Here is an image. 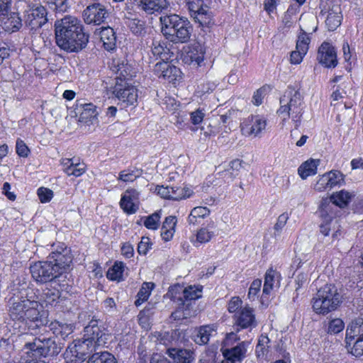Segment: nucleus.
<instances>
[{"mask_svg": "<svg viewBox=\"0 0 363 363\" xmlns=\"http://www.w3.org/2000/svg\"><path fill=\"white\" fill-rule=\"evenodd\" d=\"M352 196V194L350 193L349 191L342 190L333 194L330 196V201H328L330 202V204L332 205L333 206V205H335L340 208H345L350 202Z\"/></svg>", "mask_w": 363, "mask_h": 363, "instance_id": "cd10ccee", "label": "nucleus"}, {"mask_svg": "<svg viewBox=\"0 0 363 363\" xmlns=\"http://www.w3.org/2000/svg\"><path fill=\"white\" fill-rule=\"evenodd\" d=\"M50 329L53 330V333L57 336L60 335L63 340H65L71 335L74 327L72 324L64 323L60 322H54L50 324Z\"/></svg>", "mask_w": 363, "mask_h": 363, "instance_id": "c85d7f7f", "label": "nucleus"}, {"mask_svg": "<svg viewBox=\"0 0 363 363\" xmlns=\"http://www.w3.org/2000/svg\"><path fill=\"white\" fill-rule=\"evenodd\" d=\"M57 45L67 52H79L84 49L89 40L82 21L72 16H65L55 23Z\"/></svg>", "mask_w": 363, "mask_h": 363, "instance_id": "f257e3e1", "label": "nucleus"}, {"mask_svg": "<svg viewBox=\"0 0 363 363\" xmlns=\"http://www.w3.org/2000/svg\"><path fill=\"white\" fill-rule=\"evenodd\" d=\"M61 250L62 251H52L49 256V259L53 262L55 267H57L56 269L60 272V276L69 269L72 262L70 250L63 246Z\"/></svg>", "mask_w": 363, "mask_h": 363, "instance_id": "ddd939ff", "label": "nucleus"}, {"mask_svg": "<svg viewBox=\"0 0 363 363\" xmlns=\"http://www.w3.org/2000/svg\"><path fill=\"white\" fill-rule=\"evenodd\" d=\"M65 172L67 175L79 177L85 172V164L81 163H74L72 167H66Z\"/></svg>", "mask_w": 363, "mask_h": 363, "instance_id": "6e6d98bb", "label": "nucleus"}, {"mask_svg": "<svg viewBox=\"0 0 363 363\" xmlns=\"http://www.w3.org/2000/svg\"><path fill=\"white\" fill-rule=\"evenodd\" d=\"M60 296V293L57 289L46 287L43 290L40 295V300L44 302L46 306H52L54 303H57Z\"/></svg>", "mask_w": 363, "mask_h": 363, "instance_id": "7c9ffc66", "label": "nucleus"}, {"mask_svg": "<svg viewBox=\"0 0 363 363\" xmlns=\"http://www.w3.org/2000/svg\"><path fill=\"white\" fill-rule=\"evenodd\" d=\"M216 87V84L213 82L208 81L198 86V92L201 94L213 91Z\"/></svg>", "mask_w": 363, "mask_h": 363, "instance_id": "338daca9", "label": "nucleus"}, {"mask_svg": "<svg viewBox=\"0 0 363 363\" xmlns=\"http://www.w3.org/2000/svg\"><path fill=\"white\" fill-rule=\"evenodd\" d=\"M128 27L135 35H142L145 33V23L139 19H132L129 21Z\"/></svg>", "mask_w": 363, "mask_h": 363, "instance_id": "864d4df0", "label": "nucleus"}, {"mask_svg": "<svg viewBox=\"0 0 363 363\" xmlns=\"http://www.w3.org/2000/svg\"><path fill=\"white\" fill-rule=\"evenodd\" d=\"M152 243L150 241V238L147 237H143L138 246V253L140 255H146Z\"/></svg>", "mask_w": 363, "mask_h": 363, "instance_id": "69168bd1", "label": "nucleus"}, {"mask_svg": "<svg viewBox=\"0 0 363 363\" xmlns=\"http://www.w3.org/2000/svg\"><path fill=\"white\" fill-rule=\"evenodd\" d=\"M330 189L333 187L334 186L338 184L341 181L343 180L342 174L337 171L335 172H330L328 173Z\"/></svg>", "mask_w": 363, "mask_h": 363, "instance_id": "e2e57ef3", "label": "nucleus"}, {"mask_svg": "<svg viewBox=\"0 0 363 363\" xmlns=\"http://www.w3.org/2000/svg\"><path fill=\"white\" fill-rule=\"evenodd\" d=\"M333 206L330 204L328 199H324L320 206V214L323 218V223L320 225V231L324 235L327 236L333 227L335 229V225L337 221L333 219Z\"/></svg>", "mask_w": 363, "mask_h": 363, "instance_id": "f8f14e48", "label": "nucleus"}, {"mask_svg": "<svg viewBox=\"0 0 363 363\" xmlns=\"http://www.w3.org/2000/svg\"><path fill=\"white\" fill-rule=\"evenodd\" d=\"M38 196L40 202H49L53 197V191L45 187H40L38 189Z\"/></svg>", "mask_w": 363, "mask_h": 363, "instance_id": "bf43d9fd", "label": "nucleus"}, {"mask_svg": "<svg viewBox=\"0 0 363 363\" xmlns=\"http://www.w3.org/2000/svg\"><path fill=\"white\" fill-rule=\"evenodd\" d=\"M108 13L105 6L99 3L89 5L82 12V18L86 24L100 25L105 22Z\"/></svg>", "mask_w": 363, "mask_h": 363, "instance_id": "9d476101", "label": "nucleus"}, {"mask_svg": "<svg viewBox=\"0 0 363 363\" xmlns=\"http://www.w3.org/2000/svg\"><path fill=\"white\" fill-rule=\"evenodd\" d=\"M196 332L194 342L199 345H203L208 344L211 337L216 334V327L213 324L201 325L196 328Z\"/></svg>", "mask_w": 363, "mask_h": 363, "instance_id": "5701e85b", "label": "nucleus"}, {"mask_svg": "<svg viewBox=\"0 0 363 363\" xmlns=\"http://www.w3.org/2000/svg\"><path fill=\"white\" fill-rule=\"evenodd\" d=\"M346 348L352 355L360 357L363 355V338H355L354 340H346Z\"/></svg>", "mask_w": 363, "mask_h": 363, "instance_id": "f704fd0d", "label": "nucleus"}, {"mask_svg": "<svg viewBox=\"0 0 363 363\" xmlns=\"http://www.w3.org/2000/svg\"><path fill=\"white\" fill-rule=\"evenodd\" d=\"M342 18V16L340 13H337L333 10L330 11L325 20V23L328 30H335L340 25Z\"/></svg>", "mask_w": 363, "mask_h": 363, "instance_id": "58836bf2", "label": "nucleus"}, {"mask_svg": "<svg viewBox=\"0 0 363 363\" xmlns=\"http://www.w3.org/2000/svg\"><path fill=\"white\" fill-rule=\"evenodd\" d=\"M270 340L266 335H261L256 346V354L259 358H264L269 352Z\"/></svg>", "mask_w": 363, "mask_h": 363, "instance_id": "c9c22d12", "label": "nucleus"}, {"mask_svg": "<svg viewBox=\"0 0 363 363\" xmlns=\"http://www.w3.org/2000/svg\"><path fill=\"white\" fill-rule=\"evenodd\" d=\"M16 148V153L20 157H26L28 156V152H29V149L23 140H21L20 139L17 140Z\"/></svg>", "mask_w": 363, "mask_h": 363, "instance_id": "774afa93", "label": "nucleus"}, {"mask_svg": "<svg viewBox=\"0 0 363 363\" xmlns=\"http://www.w3.org/2000/svg\"><path fill=\"white\" fill-rule=\"evenodd\" d=\"M191 16L195 22L203 28H210L213 25V14L209 7L204 4L203 0H186Z\"/></svg>", "mask_w": 363, "mask_h": 363, "instance_id": "0eeeda50", "label": "nucleus"}, {"mask_svg": "<svg viewBox=\"0 0 363 363\" xmlns=\"http://www.w3.org/2000/svg\"><path fill=\"white\" fill-rule=\"evenodd\" d=\"M135 5L148 14L162 11L167 8L166 0H134Z\"/></svg>", "mask_w": 363, "mask_h": 363, "instance_id": "6ab92c4d", "label": "nucleus"}, {"mask_svg": "<svg viewBox=\"0 0 363 363\" xmlns=\"http://www.w3.org/2000/svg\"><path fill=\"white\" fill-rule=\"evenodd\" d=\"M310 42V38L306 34V33L303 30L302 33L298 36L296 49L301 50L302 54H306L308 50Z\"/></svg>", "mask_w": 363, "mask_h": 363, "instance_id": "49530a36", "label": "nucleus"}, {"mask_svg": "<svg viewBox=\"0 0 363 363\" xmlns=\"http://www.w3.org/2000/svg\"><path fill=\"white\" fill-rule=\"evenodd\" d=\"M189 307H186V305L183 306V305H181V303H179L177 310L172 313L171 317L174 320H178L188 318L191 316Z\"/></svg>", "mask_w": 363, "mask_h": 363, "instance_id": "a18cd8bd", "label": "nucleus"}, {"mask_svg": "<svg viewBox=\"0 0 363 363\" xmlns=\"http://www.w3.org/2000/svg\"><path fill=\"white\" fill-rule=\"evenodd\" d=\"M4 21V28L6 31L13 33L18 30L22 26V20L18 13L11 12L6 15Z\"/></svg>", "mask_w": 363, "mask_h": 363, "instance_id": "a878e982", "label": "nucleus"}, {"mask_svg": "<svg viewBox=\"0 0 363 363\" xmlns=\"http://www.w3.org/2000/svg\"><path fill=\"white\" fill-rule=\"evenodd\" d=\"M124 267L123 262H116L108 271L107 277L111 280H119L122 277Z\"/></svg>", "mask_w": 363, "mask_h": 363, "instance_id": "c03bdc74", "label": "nucleus"}, {"mask_svg": "<svg viewBox=\"0 0 363 363\" xmlns=\"http://www.w3.org/2000/svg\"><path fill=\"white\" fill-rule=\"evenodd\" d=\"M275 274L276 272L273 269L267 270L265 274L264 284L263 286L262 297V300L267 296H269L273 289Z\"/></svg>", "mask_w": 363, "mask_h": 363, "instance_id": "4c0bfd02", "label": "nucleus"}, {"mask_svg": "<svg viewBox=\"0 0 363 363\" xmlns=\"http://www.w3.org/2000/svg\"><path fill=\"white\" fill-rule=\"evenodd\" d=\"M116 74V82L118 81L119 83L124 82L125 84H128V81L135 76V72L133 71L130 65L122 63L118 65Z\"/></svg>", "mask_w": 363, "mask_h": 363, "instance_id": "c756f323", "label": "nucleus"}, {"mask_svg": "<svg viewBox=\"0 0 363 363\" xmlns=\"http://www.w3.org/2000/svg\"><path fill=\"white\" fill-rule=\"evenodd\" d=\"M87 363H117L115 357L108 352L93 353L88 359Z\"/></svg>", "mask_w": 363, "mask_h": 363, "instance_id": "2f4dec72", "label": "nucleus"}, {"mask_svg": "<svg viewBox=\"0 0 363 363\" xmlns=\"http://www.w3.org/2000/svg\"><path fill=\"white\" fill-rule=\"evenodd\" d=\"M288 220L289 215L286 213H284L278 217L277 221L274 227L275 236H279L280 235Z\"/></svg>", "mask_w": 363, "mask_h": 363, "instance_id": "4d7b16f0", "label": "nucleus"}, {"mask_svg": "<svg viewBox=\"0 0 363 363\" xmlns=\"http://www.w3.org/2000/svg\"><path fill=\"white\" fill-rule=\"evenodd\" d=\"M328 173L324 174L315 184L314 189L318 191H323L330 188Z\"/></svg>", "mask_w": 363, "mask_h": 363, "instance_id": "052dcab7", "label": "nucleus"}, {"mask_svg": "<svg viewBox=\"0 0 363 363\" xmlns=\"http://www.w3.org/2000/svg\"><path fill=\"white\" fill-rule=\"evenodd\" d=\"M262 286V280L257 279L252 281L248 291V297L250 299L254 300L257 293L260 290Z\"/></svg>", "mask_w": 363, "mask_h": 363, "instance_id": "0e129e2a", "label": "nucleus"}, {"mask_svg": "<svg viewBox=\"0 0 363 363\" xmlns=\"http://www.w3.org/2000/svg\"><path fill=\"white\" fill-rule=\"evenodd\" d=\"M193 191L189 188L172 186L171 189L170 199L179 200L189 197Z\"/></svg>", "mask_w": 363, "mask_h": 363, "instance_id": "79ce46f5", "label": "nucleus"}, {"mask_svg": "<svg viewBox=\"0 0 363 363\" xmlns=\"http://www.w3.org/2000/svg\"><path fill=\"white\" fill-rule=\"evenodd\" d=\"M345 323L340 318H334L328 322V333L330 334H337L342 331Z\"/></svg>", "mask_w": 363, "mask_h": 363, "instance_id": "8fccbe9b", "label": "nucleus"}, {"mask_svg": "<svg viewBox=\"0 0 363 363\" xmlns=\"http://www.w3.org/2000/svg\"><path fill=\"white\" fill-rule=\"evenodd\" d=\"M180 70L179 68L168 62L162 78L164 79H167L169 82H173L177 79Z\"/></svg>", "mask_w": 363, "mask_h": 363, "instance_id": "09e8293b", "label": "nucleus"}, {"mask_svg": "<svg viewBox=\"0 0 363 363\" xmlns=\"http://www.w3.org/2000/svg\"><path fill=\"white\" fill-rule=\"evenodd\" d=\"M130 201L138 205L139 192L135 189H128L122 195V203L124 204L125 208H127L125 201Z\"/></svg>", "mask_w": 363, "mask_h": 363, "instance_id": "603ef678", "label": "nucleus"}, {"mask_svg": "<svg viewBox=\"0 0 363 363\" xmlns=\"http://www.w3.org/2000/svg\"><path fill=\"white\" fill-rule=\"evenodd\" d=\"M48 21L47 10L43 6H38L26 11L25 24L31 30L36 31Z\"/></svg>", "mask_w": 363, "mask_h": 363, "instance_id": "9b49d317", "label": "nucleus"}, {"mask_svg": "<svg viewBox=\"0 0 363 363\" xmlns=\"http://www.w3.org/2000/svg\"><path fill=\"white\" fill-rule=\"evenodd\" d=\"M52 260L39 261L31 264L30 272L33 279L40 284L50 282L60 277Z\"/></svg>", "mask_w": 363, "mask_h": 363, "instance_id": "423d86ee", "label": "nucleus"}, {"mask_svg": "<svg viewBox=\"0 0 363 363\" xmlns=\"http://www.w3.org/2000/svg\"><path fill=\"white\" fill-rule=\"evenodd\" d=\"M113 93L116 96L126 105H134L138 100V90L133 86L128 84H124L116 82Z\"/></svg>", "mask_w": 363, "mask_h": 363, "instance_id": "4468645a", "label": "nucleus"}, {"mask_svg": "<svg viewBox=\"0 0 363 363\" xmlns=\"http://www.w3.org/2000/svg\"><path fill=\"white\" fill-rule=\"evenodd\" d=\"M98 113L96 109V106L89 104L84 105V109L80 114L79 121L81 122H91L96 118Z\"/></svg>", "mask_w": 363, "mask_h": 363, "instance_id": "e433bc0d", "label": "nucleus"}, {"mask_svg": "<svg viewBox=\"0 0 363 363\" xmlns=\"http://www.w3.org/2000/svg\"><path fill=\"white\" fill-rule=\"evenodd\" d=\"M318 60L325 67H335L337 65L335 48L329 43L324 42L318 49Z\"/></svg>", "mask_w": 363, "mask_h": 363, "instance_id": "f3484780", "label": "nucleus"}, {"mask_svg": "<svg viewBox=\"0 0 363 363\" xmlns=\"http://www.w3.org/2000/svg\"><path fill=\"white\" fill-rule=\"evenodd\" d=\"M267 125V120L259 115L249 116L242 124L241 130L247 135L257 136Z\"/></svg>", "mask_w": 363, "mask_h": 363, "instance_id": "2eb2a0df", "label": "nucleus"}, {"mask_svg": "<svg viewBox=\"0 0 363 363\" xmlns=\"http://www.w3.org/2000/svg\"><path fill=\"white\" fill-rule=\"evenodd\" d=\"M319 162V160L313 159L306 161L298 167V174L303 179H306L308 177L315 174Z\"/></svg>", "mask_w": 363, "mask_h": 363, "instance_id": "bb28decb", "label": "nucleus"}, {"mask_svg": "<svg viewBox=\"0 0 363 363\" xmlns=\"http://www.w3.org/2000/svg\"><path fill=\"white\" fill-rule=\"evenodd\" d=\"M210 213V210L203 206H197L194 208L190 215L189 216L188 220L189 223L195 224L197 218H204Z\"/></svg>", "mask_w": 363, "mask_h": 363, "instance_id": "a19ab883", "label": "nucleus"}, {"mask_svg": "<svg viewBox=\"0 0 363 363\" xmlns=\"http://www.w3.org/2000/svg\"><path fill=\"white\" fill-rule=\"evenodd\" d=\"M249 345L248 342H241L238 345L231 349H225L223 354L224 357H231L237 362H241L245 357L247 347Z\"/></svg>", "mask_w": 363, "mask_h": 363, "instance_id": "393cba45", "label": "nucleus"}, {"mask_svg": "<svg viewBox=\"0 0 363 363\" xmlns=\"http://www.w3.org/2000/svg\"><path fill=\"white\" fill-rule=\"evenodd\" d=\"M280 108L277 111L279 116L291 118L297 130L301 123L304 103L302 95L298 90L289 86L280 98Z\"/></svg>", "mask_w": 363, "mask_h": 363, "instance_id": "7ed1b4c3", "label": "nucleus"}, {"mask_svg": "<svg viewBox=\"0 0 363 363\" xmlns=\"http://www.w3.org/2000/svg\"><path fill=\"white\" fill-rule=\"evenodd\" d=\"M152 52L153 55L160 57L161 60H167V55L169 53V50L160 41L154 40L152 45Z\"/></svg>", "mask_w": 363, "mask_h": 363, "instance_id": "de8ad7c7", "label": "nucleus"}, {"mask_svg": "<svg viewBox=\"0 0 363 363\" xmlns=\"http://www.w3.org/2000/svg\"><path fill=\"white\" fill-rule=\"evenodd\" d=\"M205 54L204 46L199 42H196L189 47L186 57L189 60L191 65L201 67L203 62Z\"/></svg>", "mask_w": 363, "mask_h": 363, "instance_id": "aec40b11", "label": "nucleus"}, {"mask_svg": "<svg viewBox=\"0 0 363 363\" xmlns=\"http://www.w3.org/2000/svg\"><path fill=\"white\" fill-rule=\"evenodd\" d=\"M201 296V290L196 289L194 286H189L187 288H184L183 294V301L185 303H191L193 300L198 299Z\"/></svg>", "mask_w": 363, "mask_h": 363, "instance_id": "ea45409f", "label": "nucleus"}, {"mask_svg": "<svg viewBox=\"0 0 363 363\" xmlns=\"http://www.w3.org/2000/svg\"><path fill=\"white\" fill-rule=\"evenodd\" d=\"M236 323L241 328H247L256 325L255 317L252 308L245 307L238 314Z\"/></svg>", "mask_w": 363, "mask_h": 363, "instance_id": "4be33fe9", "label": "nucleus"}, {"mask_svg": "<svg viewBox=\"0 0 363 363\" xmlns=\"http://www.w3.org/2000/svg\"><path fill=\"white\" fill-rule=\"evenodd\" d=\"M30 301L18 291L13 293L8 301V314L10 318L13 321L20 322L28 305L26 302Z\"/></svg>", "mask_w": 363, "mask_h": 363, "instance_id": "1a4fd4ad", "label": "nucleus"}, {"mask_svg": "<svg viewBox=\"0 0 363 363\" xmlns=\"http://www.w3.org/2000/svg\"><path fill=\"white\" fill-rule=\"evenodd\" d=\"M51 4L55 6L53 9L59 13H65L69 8V0H52Z\"/></svg>", "mask_w": 363, "mask_h": 363, "instance_id": "680f3d73", "label": "nucleus"}, {"mask_svg": "<svg viewBox=\"0 0 363 363\" xmlns=\"http://www.w3.org/2000/svg\"><path fill=\"white\" fill-rule=\"evenodd\" d=\"M141 174L139 169H125L119 173L118 180L124 182H132L135 181Z\"/></svg>", "mask_w": 363, "mask_h": 363, "instance_id": "37998d69", "label": "nucleus"}, {"mask_svg": "<svg viewBox=\"0 0 363 363\" xmlns=\"http://www.w3.org/2000/svg\"><path fill=\"white\" fill-rule=\"evenodd\" d=\"M104 327L99 325V320L93 318L89 324L84 329V337L98 342V344H105L106 338H104Z\"/></svg>", "mask_w": 363, "mask_h": 363, "instance_id": "dca6fc26", "label": "nucleus"}, {"mask_svg": "<svg viewBox=\"0 0 363 363\" xmlns=\"http://www.w3.org/2000/svg\"><path fill=\"white\" fill-rule=\"evenodd\" d=\"M184 290V288L183 286L180 284H175L169 287L167 295L172 301L174 302L178 301L179 303H181V305H183V306L186 305V307H189L190 306V303H185L183 301Z\"/></svg>", "mask_w": 363, "mask_h": 363, "instance_id": "72a5a7b5", "label": "nucleus"}, {"mask_svg": "<svg viewBox=\"0 0 363 363\" xmlns=\"http://www.w3.org/2000/svg\"><path fill=\"white\" fill-rule=\"evenodd\" d=\"M214 233L206 228L200 229L196 233V242L198 243H206L209 242L213 237Z\"/></svg>", "mask_w": 363, "mask_h": 363, "instance_id": "5fc2aeb1", "label": "nucleus"}, {"mask_svg": "<svg viewBox=\"0 0 363 363\" xmlns=\"http://www.w3.org/2000/svg\"><path fill=\"white\" fill-rule=\"evenodd\" d=\"M160 219V212H155L145 218V220L144 221V225L148 229L156 230L159 227Z\"/></svg>", "mask_w": 363, "mask_h": 363, "instance_id": "3c124183", "label": "nucleus"}, {"mask_svg": "<svg viewBox=\"0 0 363 363\" xmlns=\"http://www.w3.org/2000/svg\"><path fill=\"white\" fill-rule=\"evenodd\" d=\"M25 347L35 357L54 356L59 354L61 347L58 346L52 338L40 335L35 337L32 342H26Z\"/></svg>", "mask_w": 363, "mask_h": 363, "instance_id": "39448f33", "label": "nucleus"}, {"mask_svg": "<svg viewBox=\"0 0 363 363\" xmlns=\"http://www.w3.org/2000/svg\"><path fill=\"white\" fill-rule=\"evenodd\" d=\"M161 31L164 36L174 43H187L193 30L191 23L176 14L162 16L160 18Z\"/></svg>", "mask_w": 363, "mask_h": 363, "instance_id": "f03ea898", "label": "nucleus"}, {"mask_svg": "<svg viewBox=\"0 0 363 363\" xmlns=\"http://www.w3.org/2000/svg\"><path fill=\"white\" fill-rule=\"evenodd\" d=\"M68 348L72 356H74L79 360L84 361L91 355V353L89 351L86 346L84 345V343L77 342L73 346H69Z\"/></svg>", "mask_w": 363, "mask_h": 363, "instance_id": "473e14b6", "label": "nucleus"}, {"mask_svg": "<svg viewBox=\"0 0 363 363\" xmlns=\"http://www.w3.org/2000/svg\"><path fill=\"white\" fill-rule=\"evenodd\" d=\"M311 303L315 313L325 315L337 308L341 303V295L334 284H325L318 290Z\"/></svg>", "mask_w": 363, "mask_h": 363, "instance_id": "20e7f679", "label": "nucleus"}, {"mask_svg": "<svg viewBox=\"0 0 363 363\" xmlns=\"http://www.w3.org/2000/svg\"><path fill=\"white\" fill-rule=\"evenodd\" d=\"M154 286V284L151 282H144L142 285L141 289L138 293L137 296L141 299V301H147L150 294V291Z\"/></svg>", "mask_w": 363, "mask_h": 363, "instance_id": "13d9d810", "label": "nucleus"}, {"mask_svg": "<svg viewBox=\"0 0 363 363\" xmlns=\"http://www.w3.org/2000/svg\"><path fill=\"white\" fill-rule=\"evenodd\" d=\"M363 338V318H357L352 320L347 325L346 330V340Z\"/></svg>", "mask_w": 363, "mask_h": 363, "instance_id": "b1692460", "label": "nucleus"}, {"mask_svg": "<svg viewBox=\"0 0 363 363\" xmlns=\"http://www.w3.org/2000/svg\"><path fill=\"white\" fill-rule=\"evenodd\" d=\"M166 353L177 363H193L194 360V352L190 350L172 347Z\"/></svg>", "mask_w": 363, "mask_h": 363, "instance_id": "412c9836", "label": "nucleus"}, {"mask_svg": "<svg viewBox=\"0 0 363 363\" xmlns=\"http://www.w3.org/2000/svg\"><path fill=\"white\" fill-rule=\"evenodd\" d=\"M19 323L27 325L29 328H40L47 324L48 320L42 318V306L38 301H30Z\"/></svg>", "mask_w": 363, "mask_h": 363, "instance_id": "6e6552de", "label": "nucleus"}, {"mask_svg": "<svg viewBox=\"0 0 363 363\" xmlns=\"http://www.w3.org/2000/svg\"><path fill=\"white\" fill-rule=\"evenodd\" d=\"M94 34L100 36L104 48L106 50L111 51L116 48V36L112 28L106 26L96 29Z\"/></svg>", "mask_w": 363, "mask_h": 363, "instance_id": "a211bd4d", "label": "nucleus"}]
</instances>
